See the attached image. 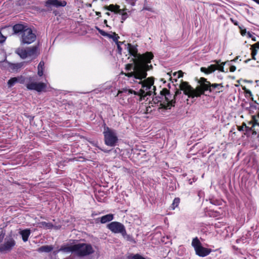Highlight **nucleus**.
Returning a JSON list of instances; mask_svg holds the SVG:
<instances>
[{
    "label": "nucleus",
    "mask_w": 259,
    "mask_h": 259,
    "mask_svg": "<svg viewBox=\"0 0 259 259\" xmlns=\"http://www.w3.org/2000/svg\"><path fill=\"white\" fill-rule=\"evenodd\" d=\"M124 46L131 55L135 58L140 59L142 61L139 62L136 59L134 60V64H126L125 70L128 72L124 73L130 78L131 81L137 82L141 85V89L139 92H136L131 89L119 91L117 96L122 98L134 94L140 96L141 99H142V98L147 96H151L153 93L155 94L156 88L153 85L154 78L153 77L146 78L147 75V71L150 69V67H152V66L148 65V63H150L151 60L153 59V54L151 53L147 52L142 56H140L137 53L138 49L136 46L130 44H128L127 45L125 44Z\"/></svg>",
    "instance_id": "f257e3e1"
},
{
    "label": "nucleus",
    "mask_w": 259,
    "mask_h": 259,
    "mask_svg": "<svg viewBox=\"0 0 259 259\" xmlns=\"http://www.w3.org/2000/svg\"><path fill=\"white\" fill-rule=\"evenodd\" d=\"M200 85L194 90L187 82H183L181 85V90L184 91V93L187 95L189 98H194L200 97L206 91L212 92L211 84L210 82L207 81L204 78H201L200 80Z\"/></svg>",
    "instance_id": "f03ea898"
},
{
    "label": "nucleus",
    "mask_w": 259,
    "mask_h": 259,
    "mask_svg": "<svg viewBox=\"0 0 259 259\" xmlns=\"http://www.w3.org/2000/svg\"><path fill=\"white\" fill-rule=\"evenodd\" d=\"M15 34L21 37V43L23 44H30L35 41V34L27 25L24 24H17L13 27Z\"/></svg>",
    "instance_id": "7ed1b4c3"
},
{
    "label": "nucleus",
    "mask_w": 259,
    "mask_h": 259,
    "mask_svg": "<svg viewBox=\"0 0 259 259\" xmlns=\"http://www.w3.org/2000/svg\"><path fill=\"white\" fill-rule=\"evenodd\" d=\"M75 254L79 257L90 255L95 252L94 246L90 243H79L75 244Z\"/></svg>",
    "instance_id": "20e7f679"
},
{
    "label": "nucleus",
    "mask_w": 259,
    "mask_h": 259,
    "mask_svg": "<svg viewBox=\"0 0 259 259\" xmlns=\"http://www.w3.org/2000/svg\"><path fill=\"white\" fill-rule=\"evenodd\" d=\"M185 82V81H182L181 83L180 84V90H177L175 93V95L174 96H176L178 95H180L181 94V91L182 90L181 89V85L183 83ZM184 92V91L183 90ZM162 93H164L165 99V102H163L162 103L160 104L161 108H163L164 109H170L171 107L175 106V104L176 103V101L175 100V97H174V99L170 100L171 98V95L167 89H163L162 90Z\"/></svg>",
    "instance_id": "39448f33"
},
{
    "label": "nucleus",
    "mask_w": 259,
    "mask_h": 259,
    "mask_svg": "<svg viewBox=\"0 0 259 259\" xmlns=\"http://www.w3.org/2000/svg\"><path fill=\"white\" fill-rule=\"evenodd\" d=\"M103 135L105 144L108 146H114L118 141L117 134L115 130L108 127H104Z\"/></svg>",
    "instance_id": "423d86ee"
},
{
    "label": "nucleus",
    "mask_w": 259,
    "mask_h": 259,
    "mask_svg": "<svg viewBox=\"0 0 259 259\" xmlns=\"http://www.w3.org/2000/svg\"><path fill=\"white\" fill-rule=\"evenodd\" d=\"M192 245L195 249L196 254L199 256H206L211 252L210 249L204 247L201 245V242L197 237H195L193 239Z\"/></svg>",
    "instance_id": "0eeeda50"
},
{
    "label": "nucleus",
    "mask_w": 259,
    "mask_h": 259,
    "mask_svg": "<svg viewBox=\"0 0 259 259\" xmlns=\"http://www.w3.org/2000/svg\"><path fill=\"white\" fill-rule=\"evenodd\" d=\"M29 81L26 84L27 89L29 90H35L38 92L45 91L47 84L44 82H36L34 81L33 77L28 78Z\"/></svg>",
    "instance_id": "6e6552de"
},
{
    "label": "nucleus",
    "mask_w": 259,
    "mask_h": 259,
    "mask_svg": "<svg viewBox=\"0 0 259 259\" xmlns=\"http://www.w3.org/2000/svg\"><path fill=\"white\" fill-rule=\"evenodd\" d=\"M108 229L114 233H122L125 229L123 224L117 222H113L108 225Z\"/></svg>",
    "instance_id": "1a4fd4ad"
},
{
    "label": "nucleus",
    "mask_w": 259,
    "mask_h": 259,
    "mask_svg": "<svg viewBox=\"0 0 259 259\" xmlns=\"http://www.w3.org/2000/svg\"><path fill=\"white\" fill-rule=\"evenodd\" d=\"M47 6H54L56 7H65L67 3L65 1L60 0H49L46 3Z\"/></svg>",
    "instance_id": "9d476101"
},
{
    "label": "nucleus",
    "mask_w": 259,
    "mask_h": 259,
    "mask_svg": "<svg viewBox=\"0 0 259 259\" xmlns=\"http://www.w3.org/2000/svg\"><path fill=\"white\" fill-rule=\"evenodd\" d=\"M75 244L72 245H65L62 246L59 251H63L65 253H74L75 254Z\"/></svg>",
    "instance_id": "9b49d317"
},
{
    "label": "nucleus",
    "mask_w": 259,
    "mask_h": 259,
    "mask_svg": "<svg viewBox=\"0 0 259 259\" xmlns=\"http://www.w3.org/2000/svg\"><path fill=\"white\" fill-rule=\"evenodd\" d=\"M23 65L24 62L17 63H9V68L12 72H17L22 67Z\"/></svg>",
    "instance_id": "f8f14e48"
},
{
    "label": "nucleus",
    "mask_w": 259,
    "mask_h": 259,
    "mask_svg": "<svg viewBox=\"0 0 259 259\" xmlns=\"http://www.w3.org/2000/svg\"><path fill=\"white\" fill-rule=\"evenodd\" d=\"M19 233L22 236V240L25 242L28 241V238L31 234V231L29 229H26L20 230Z\"/></svg>",
    "instance_id": "ddd939ff"
},
{
    "label": "nucleus",
    "mask_w": 259,
    "mask_h": 259,
    "mask_svg": "<svg viewBox=\"0 0 259 259\" xmlns=\"http://www.w3.org/2000/svg\"><path fill=\"white\" fill-rule=\"evenodd\" d=\"M27 57H35L37 55V47L33 46L27 48Z\"/></svg>",
    "instance_id": "4468645a"
},
{
    "label": "nucleus",
    "mask_w": 259,
    "mask_h": 259,
    "mask_svg": "<svg viewBox=\"0 0 259 259\" xmlns=\"http://www.w3.org/2000/svg\"><path fill=\"white\" fill-rule=\"evenodd\" d=\"M217 69V66L216 64H212L209 66L207 68L201 67L200 70L202 72H204L206 74H210L213 72Z\"/></svg>",
    "instance_id": "2eb2a0df"
},
{
    "label": "nucleus",
    "mask_w": 259,
    "mask_h": 259,
    "mask_svg": "<svg viewBox=\"0 0 259 259\" xmlns=\"http://www.w3.org/2000/svg\"><path fill=\"white\" fill-rule=\"evenodd\" d=\"M15 53L18 55L22 59H25L27 57V48L23 49L19 48L16 49Z\"/></svg>",
    "instance_id": "dca6fc26"
},
{
    "label": "nucleus",
    "mask_w": 259,
    "mask_h": 259,
    "mask_svg": "<svg viewBox=\"0 0 259 259\" xmlns=\"http://www.w3.org/2000/svg\"><path fill=\"white\" fill-rule=\"evenodd\" d=\"M53 249V247L52 245H44L39 247L37 251L39 252H49Z\"/></svg>",
    "instance_id": "f3484780"
},
{
    "label": "nucleus",
    "mask_w": 259,
    "mask_h": 259,
    "mask_svg": "<svg viewBox=\"0 0 259 259\" xmlns=\"http://www.w3.org/2000/svg\"><path fill=\"white\" fill-rule=\"evenodd\" d=\"M223 85L222 83H212L211 84L212 92L215 91L220 93L223 91Z\"/></svg>",
    "instance_id": "a211bd4d"
},
{
    "label": "nucleus",
    "mask_w": 259,
    "mask_h": 259,
    "mask_svg": "<svg viewBox=\"0 0 259 259\" xmlns=\"http://www.w3.org/2000/svg\"><path fill=\"white\" fill-rule=\"evenodd\" d=\"M45 68V63L41 61L37 66V74L39 76H42L44 74V70Z\"/></svg>",
    "instance_id": "6ab92c4d"
},
{
    "label": "nucleus",
    "mask_w": 259,
    "mask_h": 259,
    "mask_svg": "<svg viewBox=\"0 0 259 259\" xmlns=\"http://www.w3.org/2000/svg\"><path fill=\"white\" fill-rule=\"evenodd\" d=\"M106 9L116 13H118L119 10H120L119 6L114 5L112 4L110 5L109 6L106 7Z\"/></svg>",
    "instance_id": "aec40b11"
},
{
    "label": "nucleus",
    "mask_w": 259,
    "mask_h": 259,
    "mask_svg": "<svg viewBox=\"0 0 259 259\" xmlns=\"http://www.w3.org/2000/svg\"><path fill=\"white\" fill-rule=\"evenodd\" d=\"M113 219V215L111 214H108L104 215L101 218V222L103 224L111 221Z\"/></svg>",
    "instance_id": "412c9836"
},
{
    "label": "nucleus",
    "mask_w": 259,
    "mask_h": 259,
    "mask_svg": "<svg viewBox=\"0 0 259 259\" xmlns=\"http://www.w3.org/2000/svg\"><path fill=\"white\" fill-rule=\"evenodd\" d=\"M39 227L46 229H50L53 228V225L52 223H47L45 222H40L39 224Z\"/></svg>",
    "instance_id": "4be33fe9"
},
{
    "label": "nucleus",
    "mask_w": 259,
    "mask_h": 259,
    "mask_svg": "<svg viewBox=\"0 0 259 259\" xmlns=\"http://www.w3.org/2000/svg\"><path fill=\"white\" fill-rule=\"evenodd\" d=\"M214 62L217 64V70H219V71H220L221 72H225V70H224V66L226 63L225 62H223L220 64L219 63L221 62L220 60H215V61H214Z\"/></svg>",
    "instance_id": "5701e85b"
},
{
    "label": "nucleus",
    "mask_w": 259,
    "mask_h": 259,
    "mask_svg": "<svg viewBox=\"0 0 259 259\" xmlns=\"http://www.w3.org/2000/svg\"><path fill=\"white\" fill-rule=\"evenodd\" d=\"M106 37L112 38L113 40L115 42L118 40L119 37L118 36L117 34H116L115 32H111V33H107V35H106Z\"/></svg>",
    "instance_id": "b1692460"
},
{
    "label": "nucleus",
    "mask_w": 259,
    "mask_h": 259,
    "mask_svg": "<svg viewBox=\"0 0 259 259\" xmlns=\"http://www.w3.org/2000/svg\"><path fill=\"white\" fill-rule=\"evenodd\" d=\"M17 83L16 77L11 78L8 81L7 84L8 88H11Z\"/></svg>",
    "instance_id": "393cba45"
},
{
    "label": "nucleus",
    "mask_w": 259,
    "mask_h": 259,
    "mask_svg": "<svg viewBox=\"0 0 259 259\" xmlns=\"http://www.w3.org/2000/svg\"><path fill=\"white\" fill-rule=\"evenodd\" d=\"M122 236L124 238V239H125L127 241L133 242L134 241L133 238L128 234H126L125 229L124 231L121 233Z\"/></svg>",
    "instance_id": "a878e982"
},
{
    "label": "nucleus",
    "mask_w": 259,
    "mask_h": 259,
    "mask_svg": "<svg viewBox=\"0 0 259 259\" xmlns=\"http://www.w3.org/2000/svg\"><path fill=\"white\" fill-rule=\"evenodd\" d=\"M127 259H146L139 254H131L127 256Z\"/></svg>",
    "instance_id": "bb28decb"
},
{
    "label": "nucleus",
    "mask_w": 259,
    "mask_h": 259,
    "mask_svg": "<svg viewBox=\"0 0 259 259\" xmlns=\"http://www.w3.org/2000/svg\"><path fill=\"white\" fill-rule=\"evenodd\" d=\"M118 13L121 15L122 22H123V21H124L128 17L127 13L125 12L124 10L123 9H120L119 10Z\"/></svg>",
    "instance_id": "cd10ccee"
},
{
    "label": "nucleus",
    "mask_w": 259,
    "mask_h": 259,
    "mask_svg": "<svg viewBox=\"0 0 259 259\" xmlns=\"http://www.w3.org/2000/svg\"><path fill=\"white\" fill-rule=\"evenodd\" d=\"M180 200L179 198H175L173 200V202L171 204V207L172 209H175L178 206L180 203Z\"/></svg>",
    "instance_id": "c85d7f7f"
},
{
    "label": "nucleus",
    "mask_w": 259,
    "mask_h": 259,
    "mask_svg": "<svg viewBox=\"0 0 259 259\" xmlns=\"http://www.w3.org/2000/svg\"><path fill=\"white\" fill-rule=\"evenodd\" d=\"M16 77L17 78V83L23 84L25 81V78L22 75L18 76Z\"/></svg>",
    "instance_id": "c756f323"
},
{
    "label": "nucleus",
    "mask_w": 259,
    "mask_h": 259,
    "mask_svg": "<svg viewBox=\"0 0 259 259\" xmlns=\"http://www.w3.org/2000/svg\"><path fill=\"white\" fill-rule=\"evenodd\" d=\"M115 42H116V44L117 47L118 52L119 53L121 54V51H122V48L121 47V45L122 44H123V42H120V41H118V40L116 41Z\"/></svg>",
    "instance_id": "7c9ffc66"
},
{
    "label": "nucleus",
    "mask_w": 259,
    "mask_h": 259,
    "mask_svg": "<svg viewBox=\"0 0 259 259\" xmlns=\"http://www.w3.org/2000/svg\"><path fill=\"white\" fill-rule=\"evenodd\" d=\"M253 126L257 125L259 126V121L257 118L255 116L252 117Z\"/></svg>",
    "instance_id": "2f4dec72"
},
{
    "label": "nucleus",
    "mask_w": 259,
    "mask_h": 259,
    "mask_svg": "<svg viewBox=\"0 0 259 259\" xmlns=\"http://www.w3.org/2000/svg\"><path fill=\"white\" fill-rule=\"evenodd\" d=\"M96 28L102 35L104 36H106V35H107V32H106L104 30L98 28V27H96Z\"/></svg>",
    "instance_id": "473e14b6"
},
{
    "label": "nucleus",
    "mask_w": 259,
    "mask_h": 259,
    "mask_svg": "<svg viewBox=\"0 0 259 259\" xmlns=\"http://www.w3.org/2000/svg\"><path fill=\"white\" fill-rule=\"evenodd\" d=\"M198 196L201 198H203L204 197V193L203 191L202 190H199L198 191Z\"/></svg>",
    "instance_id": "72a5a7b5"
},
{
    "label": "nucleus",
    "mask_w": 259,
    "mask_h": 259,
    "mask_svg": "<svg viewBox=\"0 0 259 259\" xmlns=\"http://www.w3.org/2000/svg\"><path fill=\"white\" fill-rule=\"evenodd\" d=\"M6 37L4 36L0 32V42H3L5 41Z\"/></svg>",
    "instance_id": "f704fd0d"
},
{
    "label": "nucleus",
    "mask_w": 259,
    "mask_h": 259,
    "mask_svg": "<svg viewBox=\"0 0 259 259\" xmlns=\"http://www.w3.org/2000/svg\"><path fill=\"white\" fill-rule=\"evenodd\" d=\"M178 74V78H180L183 75V72L182 71H180L178 72H175L174 73V76H176Z\"/></svg>",
    "instance_id": "c9c22d12"
},
{
    "label": "nucleus",
    "mask_w": 259,
    "mask_h": 259,
    "mask_svg": "<svg viewBox=\"0 0 259 259\" xmlns=\"http://www.w3.org/2000/svg\"><path fill=\"white\" fill-rule=\"evenodd\" d=\"M247 36L249 38H251L253 40V41H255V37L253 36L252 33L250 32H247Z\"/></svg>",
    "instance_id": "e433bc0d"
},
{
    "label": "nucleus",
    "mask_w": 259,
    "mask_h": 259,
    "mask_svg": "<svg viewBox=\"0 0 259 259\" xmlns=\"http://www.w3.org/2000/svg\"><path fill=\"white\" fill-rule=\"evenodd\" d=\"M126 1V2L128 4H130V5H131L132 6H134L135 5V2L137 1V0H125Z\"/></svg>",
    "instance_id": "4c0bfd02"
},
{
    "label": "nucleus",
    "mask_w": 259,
    "mask_h": 259,
    "mask_svg": "<svg viewBox=\"0 0 259 259\" xmlns=\"http://www.w3.org/2000/svg\"><path fill=\"white\" fill-rule=\"evenodd\" d=\"M251 56H255L257 54V50L255 49H254L251 47Z\"/></svg>",
    "instance_id": "58836bf2"
},
{
    "label": "nucleus",
    "mask_w": 259,
    "mask_h": 259,
    "mask_svg": "<svg viewBox=\"0 0 259 259\" xmlns=\"http://www.w3.org/2000/svg\"><path fill=\"white\" fill-rule=\"evenodd\" d=\"M251 47L254 49H255V48L259 49V42H258L254 44V45L251 46Z\"/></svg>",
    "instance_id": "ea45409f"
},
{
    "label": "nucleus",
    "mask_w": 259,
    "mask_h": 259,
    "mask_svg": "<svg viewBox=\"0 0 259 259\" xmlns=\"http://www.w3.org/2000/svg\"><path fill=\"white\" fill-rule=\"evenodd\" d=\"M236 67L235 66H233V65H231L230 67V71L231 72H234L236 70Z\"/></svg>",
    "instance_id": "a19ab883"
},
{
    "label": "nucleus",
    "mask_w": 259,
    "mask_h": 259,
    "mask_svg": "<svg viewBox=\"0 0 259 259\" xmlns=\"http://www.w3.org/2000/svg\"><path fill=\"white\" fill-rule=\"evenodd\" d=\"M245 93L249 95H252L251 92L249 90H245Z\"/></svg>",
    "instance_id": "79ce46f5"
},
{
    "label": "nucleus",
    "mask_w": 259,
    "mask_h": 259,
    "mask_svg": "<svg viewBox=\"0 0 259 259\" xmlns=\"http://www.w3.org/2000/svg\"><path fill=\"white\" fill-rule=\"evenodd\" d=\"M246 33V30H242L241 31V34L242 35H244Z\"/></svg>",
    "instance_id": "37998d69"
},
{
    "label": "nucleus",
    "mask_w": 259,
    "mask_h": 259,
    "mask_svg": "<svg viewBox=\"0 0 259 259\" xmlns=\"http://www.w3.org/2000/svg\"><path fill=\"white\" fill-rule=\"evenodd\" d=\"M96 15H97V16H100V17L101 16V13H100V12H96Z\"/></svg>",
    "instance_id": "c03bdc74"
},
{
    "label": "nucleus",
    "mask_w": 259,
    "mask_h": 259,
    "mask_svg": "<svg viewBox=\"0 0 259 259\" xmlns=\"http://www.w3.org/2000/svg\"><path fill=\"white\" fill-rule=\"evenodd\" d=\"M104 23L106 25L107 27H108V25H107V21L106 20H105L104 21Z\"/></svg>",
    "instance_id": "a18cd8bd"
},
{
    "label": "nucleus",
    "mask_w": 259,
    "mask_h": 259,
    "mask_svg": "<svg viewBox=\"0 0 259 259\" xmlns=\"http://www.w3.org/2000/svg\"><path fill=\"white\" fill-rule=\"evenodd\" d=\"M237 59H238V57H237V58H236L235 59H233V60H232L230 61V62H233H233H236V60H237Z\"/></svg>",
    "instance_id": "49530a36"
},
{
    "label": "nucleus",
    "mask_w": 259,
    "mask_h": 259,
    "mask_svg": "<svg viewBox=\"0 0 259 259\" xmlns=\"http://www.w3.org/2000/svg\"><path fill=\"white\" fill-rule=\"evenodd\" d=\"M252 56V59H253V60H256L255 56Z\"/></svg>",
    "instance_id": "de8ad7c7"
},
{
    "label": "nucleus",
    "mask_w": 259,
    "mask_h": 259,
    "mask_svg": "<svg viewBox=\"0 0 259 259\" xmlns=\"http://www.w3.org/2000/svg\"><path fill=\"white\" fill-rule=\"evenodd\" d=\"M249 61H250V59H248L247 60L245 61V62L246 63H247Z\"/></svg>",
    "instance_id": "09e8293b"
},
{
    "label": "nucleus",
    "mask_w": 259,
    "mask_h": 259,
    "mask_svg": "<svg viewBox=\"0 0 259 259\" xmlns=\"http://www.w3.org/2000/svg\"><path fill=\"white\" fill-rule=\"evenodd\" d=\"M105 152H108L109 151H107V150H103Z\"/></svg>",
    "instance_id": "8fccbe9b"
},
{
    "label": "nucleus",
    "mask_w": 259,
    "mask_h": 259,
    "mask_svg": "<svg viewBox=\"0 0 259 259\" xmlns=\"http://www.w3.org/2000/svg\"><path fill=\"white\" fill-rule=\"evenodd\" d=\"M106 14L107 15H110V14H109V12H107Z\"/></svg>",
    "instance_id": "3c124183"
}]
</instances>
